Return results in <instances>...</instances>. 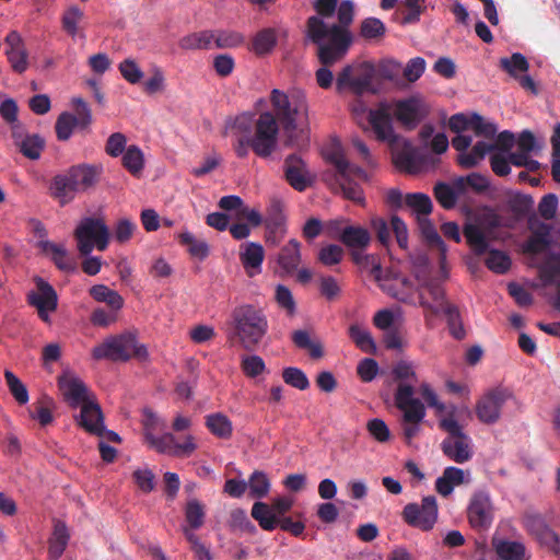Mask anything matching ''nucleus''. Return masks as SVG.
<instances>
[{"label":"nucleus","instance_id":"obj_61","mask_svg":"<svg viewBox=\"0 0 560 560\" xmlns=\"http://www.w3.org/2000/svg\"><path fill=\"white\" fill-rule=\"evenodd\" d=\"M352 260L360 266H369L371 265V275L376 279H381L382 267L376 258L372 255H364L363 252L365 249H350Z\"/></svg>","mask_w":560,"mask_h":560},{"label":"nucleus","instance_id":"obj_55","mask_svg":"<svg viewBox=\"0 0 560 560\" xmlns=\"http://www.w3.org/2000/svg\"><path fill=\"white\" fill-rule=\"evenodd\" d=\"M386 33L385 24L376 18H366L361 22L360 35L369 40L381 39Z\"/></svg>","mask_w":560,"mask_h":560},{"label":"nucleus","instance_id":"obj_36","mask_svg":"<svg viewBox=\"0 0 560 560\" xmlns=\"http://www.w3.org/2000/svg\"><path fill=\"white\" fill-rule=\"evenodd\" d=\"M178 45L184 50L211 49L213 48L212 31L206 30L187 34L179 39Z\"/></svg>","mask_w":560,"mask_h":560},{"label":"nucleus","instance_id":"obj_34","mask_svg":"<svg viewBox=\"0 0 560 560\" xmlns=\"http://www.w3.org/2000/svg\"><path fill=\"white\" fill-rule=\"evenodd\" d=\"M89 293L96 302L106 303L114 312L121 310L124 306L122 296L105 284L91 287Z\"/></svg>","mask_w":560,"mask_h":560},{"label":"nucleus","instance_id":"obj_52","mask_svg":"<svg viewBox=\"0 0 560 560\" xmlns=\"http://www.w3.org/2000/svg\"><path fill=\"white\" fill-rule=\"evenodd\" d=\"M327 160L336 167L337 175L336 176H345L349 172H353L358 175H363L364 171L360 167L351 168L348 160L346 159L342 150L339 147H334L327 153Z\"/></svg>","mask_w":560,"mask_h":560},{"label":"nucleus","instance_id":"obj_49","mask_svg":"<svg viewBox=\"0 0 560 560\" xmlns=\"http://www.w3.org/2000/svg\"><path fill=\"white\" fill-rule=\"evenodd\" d=\"M122 165L133 176H138L144 165L143 153L137 145H130L122 153Z\"/></svg>","mask_w":560,"mask_h":560},{"label":"nucleus","instance_id":"obj_3","mask_svg":"<svg viewBox=\"0 0 560 560\" xmlns=\"http://www.w3.org/2000/svg\"><path fill=\"white\" fill-rule=\"evenodd\" d=\"M234 336L247 351H254L268 331L264 311L250 304L237 306L232 312Z\"/></svg>","mask_w":560,"mask_h":560},{"label":"nucleus","instance_id":"obj_43","mask_svg":"<svg viewBox=\"0 0 560 560\" xmlns=\"http://www.w3.org/2000/svg\"><path fill=\"white\" fill-rule=\"evenodd\" d=\"M491 152L489 143L478 141L469 152L459 153L457 163L464 168H472Z\"/></svg>","mask_w":560,"mask_h":560},{"label":"nucleus","instance_id":"obj_51","mask_svg":"<svg viewBox=\"0 0 560 560\" xmlns=\"http://www.w3.org/2000/svg\"><path fill=\"white\" fill-rule=\"evenodd\" d=\"M18 148L25 158L38 160L45 148V140L39 135H28Z\"/></svg>","mask_w":560,"mask_h":560},{"label":"nucleus","instance_id":"obj_27","mask_svg":"<svg viewBox=\"0 0 560 560\" xmlns=\"http://www.w3.org/2000/svg\"><path fill=\"white\" fill-rule=\"evenodd\" d=\"M371 240L369 230L359 225H347L339 235V241L349 249H366Z\"/></svg>","mask_w":560,"mask_h":560},{"label":"nucleus","instance_id":"obj_24","mask_svg":"<svg viewBox=\"0 0 560 560\" xmlns=\"http://www.w3.org/2000/svg\"><path fill=\"white\" fill-rule=\"evenodd\" d=\"M77 192L79 190L72 184L71 178L68 176L67 172L62 174H57L52 177L51 183L49 185V194L56 199L60 206H66L71 202Z\"/></svg>","mask_w":560,"mask_h":560},{"label":"nucleus","instance_id":"obj_11","mask_svg":"<svg viewBox=\"0 0 560 560\" xmlns=\"http://www.w3.org/2000/svg\"><path fill=\"white\" fill-rule=\"evenodd\" d=\"M440 428L448 434L441 443L443 454L458 464L468 462L472 457L471 440L458 421L453 417L444 418L440 421Z\"/></svg>","mask_w":560,"mask_h":560},{"label":"nucleus","instance_id":"obj_40","mask_svg":"<svg viewBox=\"0 0 560 560\" xmlns=\"http://www.w3.org/2000/svg\"><path fill=\"white\" fill-rule=\"evenodd\" d=\"M349 337L361 351L370 354L376 353V345L366 328L352 324L349 327Z\"/></svg>","mask_w":560,"mask_h":560},{"label":"nucleus","instance_id":"obj_60","mask_svg":"<svg viewBox=\"0 0 560 560\" xmlns=\"http://www.w3.org/2000/svg\"><path fill=\"white\" fill-rule=\"evenodd\" d=\"M560 277V254L552 253L540 269V278L546 284H556L557 278Z\"/></svg>","mask_w":560,"mask_h":560},{"label":"nucleus","instance_id":"obj_29","mask_svg":"<svg viewBox=\"0 0 560 560\" xmlns=\"http://www.w3.org/2000/svg\"><path fill=\"white\" fill-rule=\"evenodd\" d=\"M419 229L421 234L430 247L436 248L439 250V260L441 266L443 267L446 260V245L443 242L442 237L438 233L433 223L428 219V217L418 218Z\"/></svg>","mask_w":560,"mask_h":560},{"label":"nucleus","instance_id":"obj_62","mask_svg":"<svg viewBox=\"0 0 560 560\" xmlns=\"http://www.w3.org/2000/svg\"><path fill=\"white\" fill-rule=\"evenodd\" d=\"M343 254L345 252L341 246L329 244L320 248L318 260L325 266H334L341 261Z\"/></svg>","mask_w":560,"mask_h":560},{"label":"nucleus","instance_id":"obj_8","mask_svg":"<svg viewBox=\"0 0 560 560\" xmlns=\"http://www.w3.org/2000/svg\"><path fill=\"white\" fill-rule=\"evenodd\" d=\"M415 389L411 384L400 383L395 393L396 407L404 412L402 433L408 443L419 433L420 422L425 417L424 405L413 398Z\"/></svg>","mask_w":560,"mask_h":560},{"label":"nucleus","instance_id":"obj_46","mask_svg":"<svg viewBox=\"0 0 560 560\" xmlns=\"http://www.w3.org/2000/svg\"><path fill=\"white\" fill-rule=\"evenodd\" d=\"M405 203L418 214V218L428 217L433 209L431 198L423 192L407 194L405 196Z\"/></svg>","mask_w":560,"mask_h":560},{"label":"nucleus","instance_id":"obj_1","mask_svg":"<svg viewBox=\"0 0 560 560\" xmlns=\"http://www.w3.org/2000/svg\"><path fill=\"white\" fill-rule=\"evenodd\" d=\"M338 23L328 25L317 15L306 20V38L317 46V58L325 66H334L347 55L351 44L352 34L349 26L354 18V4L351 0H343L337 7Z\"/></svg>","mask_w":560,"mask_h":560},{"label":"nucleus","instance_id":"obj_18","mask_svg":"<svg viewBox=\"0 0 560 560\" xmlns=\"http://www.w3.org/2000/svg\"><path fill=\"white\" fill-rule=\"evenodd\" d=\"M419 304L425 310V313L431 315H439L445 304V291L441 283L435 279H429L420 284L419 289Z\"/></svg>","mask_w":560,"mask_h":560},{"label":"nucleus","instance_id":"obj_26","mask_svg":"<svg viewBox=\"0 0 560 560\" xmlns=\"http://www.w3.org/2000/svg\"><path fill=\"white\" fill-rule=\"evenodd\" d=\"M277 261L285 275L294 273L301 262V243L291 238L280 249Z\"/></svg>","mask_w":560,"mask_h":560},{"label":"nucleus","instance_id":"obj_53","mask_svg":"<svg viewBox=\"0 0 560 560\" xmlns=\"http://www.w3.org/2000/svg\"><path fill=\"white\" fill-rule=\"evenodd\" d=\"M441 313H444L446 316L451 335L457 340L464 339L466 332L463 327L458 308L453 304H445Z\"/></svg>","mask_w":560,"mask_h":560},{"label":"nucleus","instance_id":"obj_45","mask_svg":"<svg viewBox=\"0 0 560 560\" xmlns=\"http://www.w3.org/2000/svg\"><path fill=\"white\" fill-rule=\"evenodd\" d=\"M495 552L501 560H526L525 546L520 541L501 540L495 544Z\"/></svg>","mask_w":560,"mask_h":560},{"label":"nucleus","instance_id":"obj_63","mask_svg":"<svg viewBox=\"0 0 560 560\" xmlns=\"http://www.w3.org/2000/svg\"><path fill=\"white\" fill-rule=\"evenodd\" d=\"M121 77L131 84H137L143 77L142 70L132 59H125L119 63L118 67Z\"/></svg>","mask_w":560,"mask_h":560},{"label":"nucleus","instance_id":"obj_50","mask_svg":"<svg viewBox=\"0 0 560 560\" xmlns=\"http://www.w3.org/2000/svg\"><path fill=\"white\" fill-rule=\"evenodd\" d=\"M433 195L440 206L446 210L455 208L458 200L455 189L444 182H439L434 185Z\"/></svg>","mask_w":560,"mask_h":560},{"label":"nucleus","instance_id":"obj_7","mask_svg":"<svg viewBox=\"0 0 560 560\" xmlns=\"http://www.w3.org/2000/svg\"><path fill=\"white\" fill-rule=\"evenodd\" d=\"M73 236L81 256H89L94 248L104 252L109 244L110 232L103 218L85 217L74 229Z\"/></svg>","mask_w":560,"mask_h":560},{"label":"nucleus","instance_id":"obj_41","mask_svg":"<svg viewBox=\"0 0 560 560\" xmlns=\"http://www.w3.org/2000/svg\"><path fill=\"white\" fill-rule=\"evenodd\" d=\"M292 341L299 349L307 350L313 359H320L324 355L323 345L319 341L312 340L307 330H294Z\"/></svg>","mask_w":560,"mask_h":560},{"label":"nucleus","instance_id":"obj_48","mask_svg":"<svg viewBox=\"0 0 560 560\" xmlns=\"http://www.w3.org/2000/svg\"><path fill=\"white\" fill-rule=\"evenodd\" d=\"M247 488L253 499L265 498L270 490V481L264 471L255 470L248 478Z\"/></svg>","mask_w":560,"mask_h":560},{"label":"nucleus","instance_id":"obj_30","mask_svg":"<svg viewBox=\"0 0 560 560\" xmlns=\"http://www.w3.org/2000/svg\"><path fill=\"white\" fill-rule=\"evenodd\" d=\"M69 539L70 535L66 523L59 520L55 521L48 546V555L51 560H58L62 556Z\"/></svg>","mask_w":560,"mask_h":560},{"label":"nucleus","instance_id":"obj_39","mask_svg":"<svg viewBox=\"0 0 560 560\" xmlns=\"http://www.w3.org/2000/svg\"><path fill=\"white\" fill-rule=\"evenodd\" d=\"M336 190H340L346 199L358 205H364V195L361 186L351 180L349 173L345 176H336Z\"/></svg>","mask_w":560,"mask_h":560},{"label":"nucleus","instance_id":"obj_12","mask_svg":"<svg viewBox=\"0 0 560 560\" xmlns=\"http://www.w3.org/2000/svg\"><path fill=\"white\" fill-rule=\"evenodd\" d=\"M71 103L74 114L63 112L58 116L55 124L56 136L59 141L69 140L75 128L89 129L93 121L91 108L82 97H73Z\"/></svg>","mask_w":560,"mask_h":560},{"label":"nucleus","instance_id":"obj_17","mask_svg":"<svg viewBox=\"0 0 560 560\" xmlns=\"http://www.w3.org/2000/svg\"><path fill=\"white\" fill-rule=\"evenodd\" d=\"M283 173L287 183L298 191H304L312 185L306 163L295 153L289 154L284 159Z\"/></svg>","mask_w":560,"mask_h":560},{"label":"nucleus","instance_id":"obj_57","mask_svg":"<svg viewBox=\"0 0 560 560\" xmlns=\"http://www.w3.org/2000/svg\"><path fill=\"white\" fill-rule=\"evenodd\" d=\"M282 378L285 384L300 390H305L310 387V381L306 374L299 368L290 366L283 369Z\"/></svg>","mask_w":560,"mask_h":560},{"label":"nucleus","instance_id":"obj_6","mask_svg":"<svg viewBox=\"0 0 560 560\" xmlns=\"http://www.w3.org/2000/svg\"><path fill=\"white\" fill-rule=\"evenodd\" d=\"M502 226V218L492 209L486 208L476 218L475 223H467L463 233L467 244L477 255L488 250L489 241L497 240V231Z\"/></svg>","mask_w":560,"mask_h":560},{"label":"nucleus","instance_id":"obj_35","mask_svg":"<svg viewBox=\"0 0 560 560\" xmlns=\"http://www.w3.org/2000/svg\"><path fill=\"white\" fill-rule=\"evenodd\" d=\"M177 238L179 244L186 247L191 257L203 260L209 256L210 248L205 240L196 237L188 231L178 234Z\"/></svg>","mask_w":560,"mask_h":560},{"label":"nucleus","instance_id":"obj_22","mask_svg":"<svg viewBox=\"0 0 560 560\" xmlns=\"http://www.w3.org/2000/svg\"><path fill=\"white\" fill-rule=\"evenodd\" d=\"M264 258L265 250L259 243L246 242L240 246V260L249 277L261 271Z\"/></svg>","mask_w":560,"mask_h":560},{"label":"nucleus","instance_id":"obj_15","mask_svg":"<svg viewBox=\"0 0 560 560\" xmlns=\"http://www.w3.org/2000/svg\"><path fill=\"white\" fill-rule=\"evenodd\" d=\"M512 398L508 388L497 387L487 392L476 404V416L485 424H494L501 417L503 405Z\"/></svg>","mask_w":560,"mask_h":560},{"label":"nucleus","instance_id":"obj_31","mask_svg":"<svg viewBox=\"0 0 560 560\" xmlns=\"http://www.w3.org/2000/svg\"><path fill=\"white\" fill-rule=\"evenodd\" d=\"M550 246V228L541 223L523 245V252L529 255H538Z\"/></svg>","mask_w":560,"mask_h":560},{"label":"nucleus","instance_id":"obj_37","mask_svg":"<svg viewBox=\"0 0 560 560\" xmlns=\"http://www.w3.org/2000/svg\"><path fill=\"white\" fill-rule=\"evenodd\" d=\"M206 427L219 439H230L233 432L231 420L221 412L208 415L206 417Z\"/></svg>","mask_w":560,"mask_h":560},{"label":"nucleus","instance_id":"obj_28","mask_svg":"<svg viewBox=\"0 0 560 560\" xmlns=\"http://www.w3.org/2000/svg\"><path fill=\"white\" fill-rule=\"evenodd\" d=\"M394 114L402 125L413 128L421 119L420 103L415 97L400 100L395 104Z\"/></svg>","mask_w":560,"mask_h":560},{"label":"nucleus","instance_id":"obj_64","mask_svg":"<svg viewBox=\"0 0 560 560\" xmlns=\"http://www.w3.org/2000/svg\"><path fill=\"white\" fill-rule=\"evenodd\" d=\"M476 136L492 139L497 133V126L493 122L486 121L482 116L474 114L471 116V127Z\"/></svg>","mask_w":560,"mask_h":560},{"label":"nucleus","instance_id":"obj_33","mask_svg":"<svg viewBox=\"0 0 560 560\" xmlns=\"http://www.w3.org/2000/svg\"><path fill=\"white\" fill-rule=\"evenodd\" d=\"M38 246L46 254H51V260L56 267L63 271L73 270V264L68 257L67 249L63 245L52 243L48 240L39 241Z\"/></svg>","mask_w":560,"mask_h":560},{"label":"nucleus","instance_id":"obj_42","mask_svg":"<svg viewBox=\"0 0 560 560\" xmlns=\"http://www.w3.org/2000/svg\"><path fill=\"white\" fill-rule=\"evenodd\" d=\"M499 67L512 78L518 79L520 73L528 71L529 62L523 54L514 52L511 57L501 58Z\"/></svg>","mask_w":560,"mask_h":560},{"label":"nucleus","instance_id":"obj_13","mask_svg":"<svg viewBox=\"0 0 560 560\" xmlns=\"http://www.w3.org/2000/svg\"><path fill=\"white\" fill-rule=\"evenodd\" d=\"M438 502L434 495L424 497L421 504L408 503L401 516L405 523L423 532L431 530L438 521Z\"/></svg>","mask_w":560,"mask_h":560},{"label":"nucleus","instance_id":"obj_38","mask_svg":"<svg viewBox=\"0 0 560 560\" xmlns=\"http://www.w3.org/2000/svg\"><path fill=\"white\" fill-rule=\"evenodd\" d=\"M252 516L265 530H273L278 526L279 518L276 517L269 504L257 501L252 508Z\"/></svg>","mask_w":560,"mask_h":560},{"label":"nucleus","instance_id":"obj_4","mask_svg":"<svg viewBox=\"0 0 560 560\" xmlns=\"http://www.w3.org/2000/svg\"><path fill=\"white\" fill-rule=\"evenodd\" d=\"M148 357L147 347L139 343L136 335L130 331L109 336L92 349V358L97 361L127 362L131 358L145 361Z\"/></svg>","mask_w":560,"mask_h":560},{"label":"nucleus","instance_id":"obj_23","mask_svg":"<svg viewBox=\"0 0 560 560\" xmlns=\"http://www.w3.org/2000/svg\"><path fill=\"white\" fill-rule=\"evenodd\" d=\"M59 385L71 408L82 407L83 404H88V401L93 399L89 395L85 384L77 377L60 381Z\"/></svg>","mask_w":560,"mask_h":560},{"label":"nucleus","instance_id":"obj_5","mask_svg":"<svg viewBox=\"0 0 560 560\" xmlns=\"http://www.w3.org/2000/svg\"><path fill=\"white\" fill-rule=\"evenodd\" d=\"M270 102L276 119L280 121L287 132H293L300 125L307 122L308 104L302 92H293L288 95L273 89L270 93Z\"/></svg>","mask_w":560,"mask_h":560},{"label":"nucleus","instance_id":"obj_47","mask_svg":"<svg viewBox=\"0 0 560 560\" xmlns=\"http://www.w3.org/2000/svg\"><path fill=\"white\" fill-rule=\"evenodd\" d=\"M277 44V35L273 28H264L253 38L252 49L256 55L270 52Z\"/></svg>","mask_w":560,"mask_h":560},{"label":"nucleus","instance_id":"obj_21","mask_svg":"<svg viewBox=\"0 0 560 560\" xmlns=\"http://www.w3.org/2000/svg\"><path fill=\"white\" fill-rule=\"evenodd\" d=\"M66 172L80 192L88 190L97 183L102 167L82 163L72 165Z\"/></svg>","mask_w":560,"mask_h":560},{"label":"nucleus","instance_id":"obj_20","mask_svg":"<svg viewBox=\"0 0 560 560\" xmlns=\"http://www.w3.org/2000/svg\"><path fill=\"white\" fill-rule=\"evenodd\" d=\"M77 420L79 425L91 434L102 435L104 432L103 412L95 399L83 404Z\"/></svg>","mask_w":560,"mask_h":560},{"label":"nucleus","instance_id":"obj_19","mask_svg":"<svg viewBox=\"0 0 560 560\" xmlns=\"http://www.w3.org/2000/svg\"><path fill=\"white\" fill-rule=\"evenodd\" d=\"M148 439L159 453L175 457H188L197 448L191 435H188L184 443H177L175 435L172 433H165L158 438L150 435Z\"/></svg>","mask_w":560,"mask_h":560},{"label":"nucleus","instance_id":"obj_59","mask_svg":"<svg viewBox=\"0 0 560 560\" xmlns=\"http://www.w3.org/2000/svg\"><path fill=\"white\" fill-rule=\"evenodd\" d=\"M4 378L15 400L21 405L26 404L28 401V393L25 385L9 370L4 371Z\"/></svg>","mask_w":560,"mask_h":560},{"label":"nucleus","instance_id":"obj_44","mask_svg":"<svg viewBox=\"0 0 560 560\" xmlns=\"http://www.w3.org/2000/svg\"><path fill=\"white\" fill-rule=\"evenodd\" d=\"M244 40L245 37L243 36V34L236 31H212V45L218 49L238 47L244 43Z\"/></svg>","mask_w":560,"mask_h":560},{"label":"nucleus","instance_id":"obj_2","mask_svg":"<svg viewBox=\"0 0 560 560\" xmlns=\"http://www.w3.org/2000/svg\"><path fill=\"white\" fill-rule=\"evenodd\" d=\"M369 122L377 140L389 144L396 166L409 174H416L419 171L417 151L411 142L395 133L389 106L381 103L375 109H371Z\"/></svg>","mask_w":560,"mask_h":560},{"label":"nucleus","instance_id":"obj_16","mask_svg":"<svg viewBox=\"0 0 560 560\" xmlns=\"http://www.w3.org/2000/svg\"><path fill=\"white\" fill-rule=\"evenodd\" d=\"M36 291L27 294V302L37 310L38 317L49 322V313L55 312L58 306V295L54 287L40 277L35 278Z\"/></svg>","mask_w":560,"mask_h":560},{"label":"nucleus","instance_id":"obj_32","mask_svg":"<svg viewBox=\"0 0 560 560\" xmlns=\"http://www.w3.org/2000/svg\"><path fill=\"white\" fill-rule=\"evenodd\" d=\"M464 483V470L454 466L446 467L435 481V490L442 497H448L455 486Z\"/></svg>","mask_w":560,"mask_h":560},{"label":"nucleus","instance_id":"obj_58","mask_svg":"<svg viewBox=\"0 0 560 560\" xmlns=\"http://www.w3.org/2000/svg\"><path fill=\"white\" fill-rule=\"evenodd\" d=\"M486 266L495 273L502 275L510 269L511 259L505 253L492 249L486 258Z\"/></svg>","mask_w":560,"mask_h":560},{"label":"nucleus","instance_id":"obj_14","mask_svg":"<svg viewBox=\"0 0 560 560\" xmlns=\"http://www.w3.org/2000/svg\"><path fill=\"white\" fill-rule=\"evenodd\" d=\"M467 518L475 529L489 528L494 518V505L488 490H476L467 506Z\"/></svg>","mask_w":560,"mask_h":560},{"label":"nucleus","instance_id":"obj_56","mask_svg":"<svg viewBox=\"0 0 560 560\" xmlns=\"http://www.w3.org/2000/svg\"><path fill=\"white\" fill-rule=\"evenodd\" d=\"M205 508L196 499L189 500L185 509V518L191 529H199L205 523Z\"/></svg>","mask_w":560,"mask_h":560},{"label":"nucleus","instance_id":"obj_9","mask_svg":"<svg viewBox=\"0 0 560 560\" xmlns=\"http://www.w3.org/2000/svg\"><path fill=\"white\" fill-rule=\"evenodd\" d=\"M375 67L370 61H358L347 65L338 73L336 89L341 92L349 88L354 94L376 93L373 84Z\"/></svg>","mask_w":560,"mask_h":560},{"label":"nucleus","instance_id":"obj_25","mask_svg":"<svg viewBox=\"0 0 560 560\" xmlns=\"http://www.w3.org/2000/svg\"><path fill=\"white\" fill-rule=\"evenodd\" d=\"M77 192L79 190L72 184L71 178L68 176L67 172L62 174H57L52 177L51 183L49 185V194L56 199L60 206H66L71 202Z\"/></svg>","mask_w":560,"mask_h":560},{"label":"nucleus","instance_id":"obj_10","mask_svg":"<svg viewBox=\"0 0 560 560\" xmlns=\"http://www.w3.org/2000/svg\"><path fill=\"white\" fill-rule=\"evenodd\" d=\"M250 149L260 159L270 158L278 147L279 125L270 112L261 113L254 122Z\"/></svg>","mask_w":560,"mask_h":560},{"label":"nucleus","instance_id":"obj_54","mask_svg":"<svg viewBox=\"0 0 560 560\" xmlns=\"http://www.w3.org/2000/svg\"><path fill=\"white\" fill-rule=\"evenodd\" d=\"M84 13L78 5L69 7L62 14L61 24L63 31L71 37L78 34V25L83 20Z\"/></svg>","mask_w":560,"mask_h":560}]
</instances>
